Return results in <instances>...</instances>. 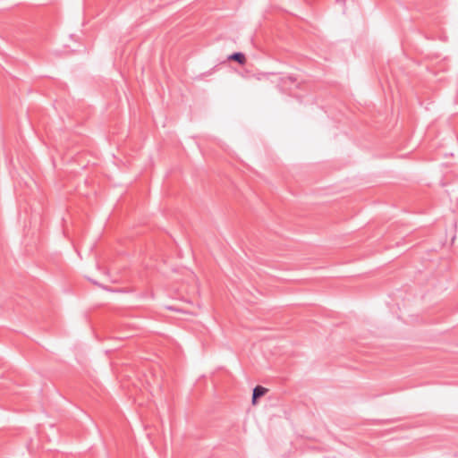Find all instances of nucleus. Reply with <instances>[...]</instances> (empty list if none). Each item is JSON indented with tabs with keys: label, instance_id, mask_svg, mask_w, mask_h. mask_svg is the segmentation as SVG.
I'll return each mask as SVG.
<instances>
[{
	"label": "nucleus",
	"instance_id": "nucleus-1",
	"mask_svg": "<svg viewBox=\"0 0 458 458\" xmlns=\"http://www.w3.org/2000/svg\"><path fill=\"white\" fill-rule=\"evenodd\" d=\"M267 392V389L265 388L264 386H256L254 388H253V393H252V404H256L258 403V400L262 397L263 395H265V394Z\"/></svg>",
	"mask_w": 458,
	"mask_h": 458
},
{
	"label": "nucleus",
	"instance_id": "nucleus-2",
	"mask_svg": "<svg viewBox=\"0 0 458 458\" xmlns=\"http://www.w3.org/2000/svg\"><path fill=\"white\" fill-rule=\"evenodd\" d=\"M227 59L229 61L237 62L239 64H245L246 57L245 55L242 52H234L228 55Z\"/></svg>",
	"mask_w": 458,
	"mask_h": 458
},
{
	"label": "nucleus",
	"instance_id": "nucleus-3",
	"mask_svg": "<svg viewBox=\"0 0 458 458\" xmlns=\"http://www.w3.org/2000/svg\"><path fill=\"white\" fill-rule=\"evenodd\" d=\"M335 2L344 5V0H335Z\"/></svg>",
	"mask_w": 458,
	"mask_h": 458
},
{
	"label": "nucleus",
	"instance_id": "nucleus-4",
	"mask_svg": "<svg viewBox=\"0 0 458 458\" xmlns=\"http://www.w3.org/2000/svg\"><path fill=\"white\" fill-rule=\"evenodd\" d=\"M93 284H97V285H100L98 282L94 281V280H91L89 279Z\"/></svg>",
	"mask_w": 458,
	"mask_h": 458
}]
</instances>
